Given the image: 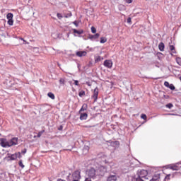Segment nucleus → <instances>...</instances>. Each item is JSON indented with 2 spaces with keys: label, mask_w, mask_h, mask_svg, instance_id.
<instances>
[{
  "label": "nucleus",
  "mask_w": 181,
  "mask_h": 181,
  "mask_svg": "<svg viewBox=\"0 0 181 181\" xmlns=\"http://www.w3.org/2000/svg\"><path fill=\"white\" fill-rule=\"evenodd\" d=\"M73 24H74L76 28L78 27V23L77 21H74V22H73Z\"/></svg>",
  "instance_id": "e433bc0d"
},
{
  "label": "nucleus",
  "mask_w": 181,
  "mask_h": 181,
  "mask_svg": "<svg viewBox=\"0 0 181 181\" xmlns=\"http://www.w3.org/2000/svg\"><path fill=\"white\" fill-rule=\"evenodd\" d=\"M19 166L22 168L23 169L25 168V165H23V163H22V160L19 161L18 163Z\"/></svg>",
  "instance_id": "2f4dec72"
},
{
  "label": "nucleus",
  "mask_w": 181,
  "mask_h": 181,
  "mask_svg": "<svg viewBox=\"0 0 181 181\" xmlns=\"http://www.w3.org/2000/svg\"><path fill=\"white\" fill-rule=\"evenodd\" d=\"M158 49L160 52H163V50H165V44H163V42H160L158 45Z\"/></svg>",
  "instance_id": "2eb2a0df"
},
{
  "label": "nucleus",
  "mask_w": 181,
  "mask_h": 181,
  "mask_svg": "<svg viewBox=\"0 0 181 181\" xmlns=\"http://www.w3.org/2000/svg\"><path fill=\"white\" fill-rule=\"evenodd\" d=\"M8 158L11 159V160H16L18 158H21V152L12 154L11 156H8Z\"/></svg>",
  "instance_id": "423d86ee"
},
{
  "label": "nucleus",
  "mask_w": 181,
  "mask_h": 181,
  "mask_svg": "<svg viewBox=\"0 0 181 181\" xmlns=\"http://www.w3.org/2000/svg\"><path fill=\"white\" fill-rule=\"evenodd\" d=\"M57 16L58 19H62L63 18V16L60 13H58L57 14Z\"/></svg>",
  "instance_id": "473e14b6"
},
{
  "label": "nucleus",
  "mask_w": 181,
  "mask_h": 181,
  "mask_svg": "<svg viewBox=\"0 0 181 181\" xmlns=\"http://www.w3.org/2000/svg\"><path fill=\"white\" fill-rule=\"evenodd\" d=\"M59 83L62 85L64 86V84L66 83V81L64 80V78H61L59 80Z\"/></svg>",
  "instance_id": "bb28decb"
},
{
  "label": "nucleus",
  "mask_w": 181,
  "mask_h": 181,
  "mask_svg": "<svg viewBox=\"0 0 181 181\" xmlns=\"http://www.w3.org/2000/svg\"><path fill=\"white\" fill-rule=\"evenodd\" d=\"M76 56H77V57H84L87 56V52L78 51L76 52Z\"/></svg>",
  "instance_id": "6e6552de"
},
{
  "label": "nucleus",
  "mask_w": 181,
  "mask_h": 181,
  "mask_svg": "<svg viewBox=\"0 0 181 181\" xmlns=\"http://www.w3.org/2000/svg\"><path fill=\"white\" fill-rule=\"evenodd\" d=\"M148 170H141L139 173V177L141 179H145V180H148Z\"/></svg>",
  "instance_id": "f257e3e1"
},
{
  "label": "nucleus",
  "mask_w": 181,
  "mask_h": 181,
  "mask_svg": "<svg viewBox=\"0 0 181 181\" xmlns=\"http://www.w3.org/2000/svg\"><path fill=\"white\" fill-rule=\"evenodd\" d=\"M149 181H160V175L159 174L155 175Z\"/></svg>",
  "instance_id": "f8f14e48"
},
{
  "label": "nucleus",
  "mask_w": 181,
  "mask_h": 181,
  "mask_svg": "<svg viewBox=\"0 0 181 181\" xmlns=\"http://www.w3.org/2000/svg\"><path fill=\"white\" fill-rule=\"evenodd\" d=\"M80 179H81L80 170H76L72 173V180H80Z\"/></svg>",
  "instance_id": "f03ea898"
},
{
  "label": "nucleus",
  "mask_w": 181,
  "mask_h": 181,
  "mask_svg": "<svg viewBox=\"0 0 181 181\" xmlns=\"http://www.w3.org/2000/svg\"><path fill=\"white\" fill-rule=\"evenodd\" d=\"M59 131H62L63 130V126H60L59 128H58Z\"/></svg>",
  "instance_id": "79ce46f5"
},
{
  "label": "nucleus",
  "mask_w": 181,
  "mask_h": 181,
  "mask_svg": "<svg viewBox=\"0 0 181 181\" xmlns=\"http://www.w3.org/2000/svg\"><path fill=\"white\" fill-rule=\"evenodd\" d=\"M101 60H104V58L101 56H98L95 59V62L97 63L98 62H101Z\"/></svg>",
  "instance_id": "412c9836"
},
{
  "label": "nucleus",
  "mask_w": 181,
  "mask_h": 181,
  "mask_svg": "<svg viewBox=\"0 0 181 181\" xmlns=\"http://www.w3.org/2000/svg\"><path fill=\"white\" fill-rule=\"evenodd\" d=\"M115 144H118V145H119V141H115Z\"/></svg>",
  "instance_id": "de8ad7c7"
},
{
  "label": "nucleus",
  "mask_w": 181,
  "mask_h": 181,
  "mask_svg": "<svg viewBox=\"0 0 181 181\" xmlns=\"http://www.w3.org/2000/svg\"><path fill=\"white\" fill-rule=\"evenodd\" d=\"M166 107H167V108H172L173 107V104H172V103H168V104H167L166 105Z\"/></svg>",
  "instance_id": "72a5a7b5"
},
{
  "label": "nucleus",
  "mask_w": 181,
  "mask_h": 181,
  "mask_svg": "<svg viewBox=\"0 0 181 181\" xmlns=\"http://www.w3.org/2000/svg\"><path fill=\"white\" fill-rule=\"evenodd\" d=\"M127 23H131V17L127 18Z\"/></svg>",
  "instance_id": "a19ab883"
},
{
  "label": "nucleus",
  "mask_w": 181,
  "mask_h": 181,
  "mask_svg": "<svg viewBox=\"0 0 181 181\" xmlns=\"http://www.w3.org/2000/svg\"><path fill=\"white\" fill-rule=\"evenodd\" d=\"M90 30H91L92 33H95V32H97V29H95V28L94 26H92Z\"/></svg>",
  "instance_id": "c85d7f7f"
},
{
  "label": "nucleus",
  "mask_w": 181,
  "mask_h": 181,
  "mask_svg": "<svg viewBox=\"0 0 181 181\" xmlns=\"http://www.w3.org/2000/svg\"><path fill=\"white\" fill-rule=\"evenodd\" d=\"M9 146H13V145H18V138L13 137L10 141H8Z\"/></svg>",
  "instance_id": "0eeeda50"
},
{
  "label": "nucleus",
  "mask_w": 181,
  "mask_h": 181,
  "mask_svg": "<svg viewBox=\"0 0 181 181\" xmlns=\"http://www.w3.org/2000/svg\"><path fill=\"white\" fill-rule=\"evenodd\" d=\"M47 95H48V97H49V98H51L52 100H54V98H55L54 94H53V93H52V92H49V93H47Z\"/></svg>",
  "instance_id": "aec40b11"
},
{
  "label": "nucleus",
  "mask_w": 181,
  "mask_h": 181,
  "mask_svg": "<svg viewBox=\"0 0 181 181\" xmlns=\"http://www.w3.org/2000/svg\"><path fill=\"white\" fill-rule=\"evenodd\" d=\"M169 49L171 52L172 50H175V46H173V45H169Z\"/></svg>",
  "instance_id": "4c0bfd02"
},
{
  "label": "nucleus",
  "mask_w": 181,
  "mask_h": 181,
  "mask_svg": "<svg viewBox=\"0 0 181 181\" xmlns=\"http://www.w3.org/2000/svg\"><path fill=\"white\" fill-rule=\"evenodd\" d=\"M74 84L75 86H78V81L74 80Z\"/></svg>",
  "instance_id": "ea45409f"
},
{
  "label": "nucleus",
  "mask_w": 181,
  "mask_h": 181,
  "mask_svg": "<svg viewBox=\"0 0 181 181\" xmlns=\"http://www.w3.org/2000/svg\"><path fill=\"white\" fill-rule=\"evenodd\" d=\"M20 39H21V40H23L25 42V43H28V42H26V40H25L23 38L21 37Z\"/></svg>",
  "instance_id": "c03bdc74"
},
{
  "label": "nucleus",
  "mask_w": 181,
  "mask_h": 181,
  "mask_svg": "<svg viewBox=\"0 0 181 181\" xmlns=\"http://www.w3.org/2000/svg\"><path fill=\"white\" fill-rule=\"evenodd\" d=\"M88 176L89 177H95V169L94 168H90L88 171Z\"/></svg>",
  "instance_id": "1a4fd4ad"
},
{
  "label": "nucleus",
  "mask_w": 181,
  "mask_h": 181,
  "mask_svg": "<svg viewBox=\"0 0 181 181\" xmlns=\"http://www.w3.org/2000/svg\"><path fill=\"white\" fill-rule=\"evenodd\" d=\"M78 95H79V97H84V95H86V91H84V90H81V91L78 93Z\"/></svg>",
  "instance_id": "4be33fe9"
},
{
  "label": "nucleus",
  "mask_w": 181,
  "mask_h": 181,
  "mask_svg": "<svg viewBox=\"0 0 181 181\" xmlns=\"http://www.w3.org/2000/svg\"><path fill=\"white\" fill-rule=\"evenodd\" d=\"M57 181H66V180H62V179H58Z\"/></svg>",
  "instance_id": "49530a36"
},
{
  "label": "nucleus",
  "mask_w": 181,
  "mask_h": 181,
  "mask_svg": "<svg viewBox=\"0 0 181 181\" xmlns=\"http://www.w3.org/2000/svg\"><path fill=\"white\" fill-rule=\"evenodd\" d=\"M8 24L10 25V26H13V18H11L10 20H8Z\"/></svg>",
  "instance_id": "5701e85b"
},
{
  "label": "nucleus",
  "mask_w": 181,
  "mask_h": 181,
  "mask_svg": "<svg viewBox=\"0 0 181 181\" xmlns=\"http://www.w3.org/2000/svg\"><path fill=\"white\" fill-rule=\"evenodd\" d=\"M168 88H170V90H175V88H176L175 87V86L173 84H170L168 86Z\"/></svg>",
  "instance_id": "c756f323"
},
{
  "label": "nucleus",
  "mask_w": 181,
  "mask_h": 181,
  "mask_svg": "<svg viewBox=\"0 0 181 181\" xmlns=\"http://www.w3.org/2000/svg\"><path fill=\"white\" fill-rule=\"evenodd\" d=\"M141 118H142V119H144L145 121H146V119H147L148 117H146V115H145V114H141Z\"/></svg>",
  "instance_id": "cd10ccee"
},
{
  "label": "nucleus",
  "mask_w": 181,
  "mask_h": 181,
  "mask_svg": "<svg viewBox=\"0 0 181 181\" xmlns=\"http://www.w3.org/2000/svg\"><path fill=\"white\" fill-rule=\"evenodd\" d=\"M88 118V115L87 113H81L80 119L81 121H84Z\"/></svg>",
  "instance_id": "9d476101"
},
{
  "label": "nucleus",
  "mask_w": 181,
  "mask_h": 181,
  "mask_svg": "<svg viewBox=\"0 0 181 181\" xmlns=\"http://www.w3.org/2000/svg\"><path fill=\"white\" fill-rule=\"evenodd\" d=\"M0 144L3 148H6L9 146V141H6V139H0Z\"/></svg>",
  "instance_id": "39448f33"
},
{
  "label": "nucleus",
  "mask_w": 181,
  "mask_h": 181,
  "mask_svg": "<svg viewBox=\"0 0 181 181\" xmlns=\"http://www.w3.org/2000/svg\"><path fill=\"white\" fill-rule=\"evenodd\" d=\"M106 42H107L106 37H100V43H106Z\"/></svg>",
  "instance_id": "b1692460"
},
{
  "label": "nucleus",
  "mask_w": 181,
  "mask_h": 181,
  "mask_svg": "<svg viewBox=\"0 0 181 181\" xmlns=\"http://www.w3.org/2000/svg\"><path fill=\"white\" fill-rule=\"evenodd\" d=\"M176 62L177 63V64H179V66H181V58L180 57H177L176 58Z\"/></svg>",
  "instance_id": "a878e982"
},
{
  "label": "nucleus",
  "mask_w": 181,
  "mask_h": 181,
  "mask_svg": "<svg viewBox=\"0 0 181 181\" xmlns=\"http://www.w3.org/2000/svg\"><path fill=\"white\" fill-rule=\"evenodd\" d=\"M6 18L8 20L13 19V14L12 13H8L6 16Z\"/></svg>",
  "instance_id": "6ab92c4d"
},
{
  "label": "nucleus",
  "mask_w": 181,
  "mask_h": 181,
  "mask_svg": "<svg viewBox=\"0 0 181 181\" xmlns=\"http://www.w3.org/2000/svg\"><path fill=\"white\" fill-rule=\"evenodd\" d=\"M98 93H99V90L98 88H95L93 90V93L92 95V98H93L94 100V103H95L97 101V100L98 99Z\"/></svg>",
  "instance_id": "20e7f679"
},
{
  "label": "nucleus",
  "mask_w": 181,
  "mask_h": 181,
  "mask_svg": "<svg viewBox=\"0 0 181 181\" xmlns=\"http://www.w3.org/2000/svg\"><path fill=\"white\" fill-rule=\"evenodd\" d=\"M112 61L110 59L105 60L103 63V66H105V67H107V69H112Z\"/></svg>",
  "instance_id": "7ed1b4c3"
},
{
  "label": "nucleus",
  "mask_w": 181,
  "mask_h": 181,
  "mask_svg": "<svg viewBox=\"0 0 181 181\" xmlns=\"http://www.w3.org/2000/svg\"><path fill=\"white\" fill-rule=\"evenodd\" d=\"M158 78H155L154 80H158Z\"/></svg>",
  "instance_id": "09e8293b"
},
{
  "label": "nucleus",
  "mask_w": 181,
  "mask_h": 181,
  "mask_svg": "<svg viewBox=\"0 0 181 181\" xmlns=\"http://www.w3.org/2000/svg\"><path fill=\"white\" fill-rule=\"evenodd\" d=\"M127 4H132V0H125Z\"/></svg>",
  "instance_id": "58836bf2"
},
{
  "label": "nucleus",
  "mask_w": 181,
  "mask_h": 181,
  "mask_svg": "<svg viewBox=\"0 0 181 181\" xmlns=\"http://www.w3.org/2000/svg\"><path fill=\"white\" fill-rule=\"evenodd\" d=\"M43 134H45V130H42L40 132H38L37 136H34V138H40V136H42V135H43Z\"/></svg>",
  "instance_id": "a211bd4d"
},
{
  "label": "nucleus",
  "mask_w": 181,
  "mask_h": 181,
  "mask_svg": "<svg viewBox=\"0 0 181 181\" xmlns=\"http://www.w3.org/2000/svg\"><path fill=\"white\" fill-rule=\"evenodd\" d=\"M74 33H77V35H83L84 33V31L83 30H77L76 29H73Z\"/></svg>",
  "instance_id": "dca6fc26"
},
{
  "label": "nucleus",
  "mask_w": 181,
  "mask_h": 181,
  "mask_svg": "<svg viewBox=\"0 0 181 181\" xmlns=\"http://www.w3.org/2000/svg\"><path fill=\"white\" fill-rule=\"evenodd\" d=\"M117 175H109L107 178V181H117Z\"/></svg>",
  "instance_id": "9b49d317"
},
{
  "label": "nucleus",
  "mask_w": 181,
  "mask_h": 181,
  "mask_svg": "<svg viewBox=\"0 0 181 181\" xmlns=\"http://www.w3.org/2000/svg\"><path fill=\"white\" fill-rule=\"evenodd\" d=\"M72 181H79V180H72Z\"/></svg>",
  "instance_id": "3c124183"
},
{
  "label": "nucleus",
  "mask_w": 181,
  "mask_h": 181,
  "mask_svg": "<svg viewBox=\"0 0 181 181\" xmlns=\"http://www.w3.org/2000/svg\"><path fill=\"white\" fill-rule=\"evenodd\" d=\"M87 110V104H83L81 108L79 110V112H83V111H86Z\"/></svg>",
  "instance_id": "f3484780"
},
{
  "label": "nucleus",
  "mask_w": 181,
  "mask_h": 181,
  "mask_svg": "<svg viewBox=\"0 0 181 181\" xmlns=\"http://www.w3.org/2000/svg\"><path fill=\"white\" fill-rule=\"evenodd\" d=\"M21 153H26V148H25L23 151H22Z\"/></svg>",
  "instance_id": "a18cd8bd"
},
{
  "label": "nucleus",
  "mask_w": 181,
  "mask_h": 181,
  "mask_svg": "<svg viewBox=\"0 0 181 181\" xmlns=\"http://www.w3.org/2000/svg\"><path fill=\"white\" fill-rule=\"evenodd\" d=\"M98 37H100V33H96L93 35H90L89 39H90V40H95V39H98Z\"/></svg>",
  "instance_id": "ddd939ff"
},
{
  "label": "nucleus",
  "mask_w": 181,
  "mask_h": 181,
  "mask_svg": "<svg viewBox=\"0 0 181 181\" xmlns=\"http://www.w3.org/2000/svg\"><path fill=\"white\" fill-rule=\"evenodd\" d=\"M71 16H73V14L71 13V12H69V13L66 14L64 18H71Z\"/></svg>",
  "instance_id": "393cba45"
},
{
  "label": "nucleus",
  "mask_w": 181,
  "mask_h": 181,
  "mask_svg": "<svg viewBox=\"0 0 181 181\" xmlns=\"http://www.w3.org/2000/svg\"><path fill=\"white\" fill-rule=\"evenodd\" d=\"M170 85V84L169 83V82H168V81H165V82H164V86H165V87H168H168H169Z\"/></svg>",
  "instance_id": "c9c22d12"
},
{
  "label": "nucleus",
  "mask_w": 181,
  "mask_h": 181,
  "mask_svg": "<svg viewBox=\"0 0 181 181\" xmlns=\"http://www.w3.org/2000/svg\"><path fill=\"white\" fill-rule=\"evenodd\" d=\"M169 169H171V170H179L180 168L179 166L176 165H169Z\"/></svg>",
  "instance_id": "4468645a"
},
{
  "label": "nucleus",
  "mask_w": 181,
  "mask_h": 181,
  "mask_svg": "<svg viewBox=\"0 0 181 181\" xmlns=\"http://www.w3.org/2000/svg\"><path fill=\"white\" fill-rule=\"evenodd\" d=\"M170 54H171V56L176 54V48H175L174 50H171Z\"/></svg>",
  "instance_id": "f704fd0d"
},
{
  "label": "nucleus",
  "mask_w": 181,
  "mask_h": 181,
  "mask_svg": "<svg viewBox=\"0 0 181 181\" xmlns=\"http://www.w3.org/2000/svg\"><path fill=\"white\" fill-rule=\"evenodd\" d=\"M165 181L170 180V174H168V175H167L165 176Z\"/></svg>",
  "instance_id": "7c9ffc66"
},
{
  "label": "nucleus",
  "mask_w": 181,
  "mask_h": 181,
  "mask_svg": "<svg viewBox=\"0 0 181 181\" xmlns=\"http://www.w3.org/2000/svg\"><path fill=\"white\" fill-rule=\"evenodd\" d=\"M85 128H88V127H87V126H85Z\"/></svg>",
  "instance_id": "8fccbe9b"
},
{
  "label": "nucleus",
  "mask_w": 181,
  "mask_h": 181,
  "mask_svg": "<svg viewBox=\"0 0 181 181\" xmlns=\"http://www.w3.org/2000/svg\"><path fill=\"white\" fill-rule=\"evenodd\" d=\"M85 181H91V178L90 177L86 178Z\"/></svg>",
  "instance_id": "37998d69"
}]
</instances>
